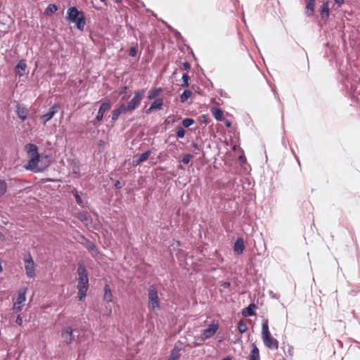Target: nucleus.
I'll return each mask as SVG.
<instances>
[{
  "label": "nucleus",
  "instance_id": "cd10ccee",
  "mask_svg": "<svg viewBox=\"0 0 360 360\" xmlns=\"http://www.w3.org/2000/svg\"><path fill=\"white\" fill-rule=\"evenodd\" d=\"M160 91H161L160 88H155V89H152L151 91H150V92L148 95V98L149 100H152V99L155 98Z\"/></svg>",
  "mask_w": 360,
  "mask_h": 360
},
{
  "label": "nucleus",
  "instance_id": "f3484780",
  "mask_svg": "<svg viewBox=\"0 0 360 360\" xmlns=\"http://www.w3.org/2000/svg\"><path fill=\"white\" fill-rule=\"evenodd\" d=\"M77 272L78 274L77 278H89L87 270L83 263H79Z\"/></svg>",
  "mask_w": 360,
  "mask_h": 360
},
{
  "label": "nucleus",
  "instance_id": "2eb2a0df",
  "mask_svg": "<svg viewBox=\"0 0 360 360\" xmlns=\"http://www.w3.org/2000/svg\"><path fill=\"white\" fill-rule=\"evenodd\" d=\"M245 250L244 241L242 238H238L234 243L233 251L238 255H240Z\"/></svg>",
  "mask_w": 360,
  "mask_h": 360
},
{
  "label": "nucleus",
  "instance_id": "4c0bfd02",
  "mask_svg": "<svg viewBox=\"0 0 360 360\" xmlns=\"http://www.w3.org/2000/svg\"><path fill=\"white\" fill-rule=\"evenodd\" d=\"M192 147L193 148V151L195 154H198L199 152L201 151V147L198 146V144L195 142H193L191 144Z\"/></svg>",
  "mask_w": 360,
  "mask_h": 360
},
{
  "label": "nucleus",
  "instance_id": "49530a36",
  "mask_svg": "<svg viewBox=\"0 0 360 360\" xmlns=\"http://www.w3.org/2000/svg\"><path fill=\"white\" fill-rule=\"evenodd\" d=\"M88 249L90 250H92V251H96V245L92 244L91 245H89L88 247Z\"/></svg>",
  "mask_w": 360,
  "mask_h": 360
},
{
  "label": "nucleus",
  "instance_id": "6e6552de",
  "mask_svg": "<svg viewBox=\"0 0 360 360\" xmlns=\"http://www.w3.org/2000/svg\"><path fill=\"white\" fill-rule=\"evenodd\" d=\"M111 108V103L110 101L103 102L98 111L97 115L93 121V124L97 126L99 122L103 120V115L105 112L108 111Z\"/></svg>",
  "mask_w": 360,
  "mask_h": 360
},
{
  "label": "nucleus",
  "instance_id": "79ce46f5",
  "mask_svg": "<svg viewBox=\"0 0 360 360\" xmlns=\"http://www.w3.org/2000/svg\"><path fill=\"white\" fill-rule=\"evenodd\" d=\"M191 68V65L188 62L186 61L183 63V68L185 70H188Z\"/></svg>",
  "mask_w": 360,
  "mask_h": 360
},
{
  "label": "nucleus",
  "instance_id": "58836bf2",
  "mask_svg": "<svg viewBox=\"0 0 360 360\" xmlns=\"http://www.w3.org/2000/svg\"><path fill=\"white\" fill-rule=\"evenodd\" d=\"M22 304H18L17 302H15L13 306V310L14 312H19L22 309Z\"/></svg>",
  "mask_w": 360,
  "mask_h": 360
},
{
  "label": "nucleus",
  "instance_id": "0eeeda50",
  "mask_svg": "<svg viewBox=\"0 0 360 360\" xmlns=\"http://www.w3.org/2000/svg\"><path fill=\"white\" fill-rule=\"evenodd\" d=\"M89 288V278H77V289L78 290L77 297L79 300H83L86 296Z\"/></svg>",
  "mask_w": 360,
  "mask_h": 360
},
{
  "label": "nucleus",
  "instance_id": "603ef678",
  "mask_svg": "<svg viewBox=\"0 0 360 360\" xmlns=\"http://www.w3.org/2000/svg\"><path fill=\"white\" fill-rule=\"evenodd\" d=\"M126 98H126L125 96H123V97L122 98V100H125Z\"/></svg>",
  "mask_w": 360,
  "mask_h": 360
},
{
  "label": "nucleus",
  "instance_id": "5701e85b",
  "mask_svg": "<svg viewBox=\"0 0 360 360\" xmlns=\"http://www.w3.org/2000/svg\"><path fill=\"white\" fill-rule=\"evenodd\" d=\"M256 308L255 304H250L248 307L245 308L242 311V315L244 316H252L255 315L254 309Z\"/></svg>",
  "mask_w": 360,
  "mask_h": 360
},
{
  "label": "nucleus",
  "instance_id": "4468645a",
  "mask_svg": "<svg viewBox=\"0 0 360 360\" xmlns=\"http://www.w3.org/2000/svg\"><path fill=\"white\" fill-rule=\"evenodd\" d=\"M163 105V99L162 98H157L155 99L150 106L148 109L146 110L147 114L151 113L155 110H161Z\"/></svg>",
  "mask_w": 360,
  "mask_h": 360
},
{
  "label": "nucleus",
  "instance_id": "e433bc0d",
  "mask_svg": "<svg viewBox=\"0 0 360 360\" xmlns=\"http://www.w3.org/2000/svg\"><path fill=\"white\" fill-rule=\"evenodd\" d=\"M122 113L120 112V111L118 110V108H116L113 111H112V120L113 121H116L118 120L120 115H121Z\"/></svg>",
  "mask_w": 360,
  "mask_h": 360
},
{
  "label": "nucleus",
  "instance_id": "473e14b6",
  "mask_svg": "<svg viewBox=\"0 0 360 360\" xmlns=\"http://www.w3.org/2000/svg\"><path fill=\"white\" fill-rule=\"evenodd\" d=\"M6 190L7 184L3 180H0V197L6 193Z\"/></svg>",
  "mask_w": 360,
  "mask_h": 360
},
{
  "label": "nucleus",
  "instance_id": "de8ad7c7",
  "mask_svg": "<svg viewBox=\"0 0 360 360\" xmlns=\"http://www.w3.org/2000/svg\"><path fill=\"white\" fill-rule=\"evenodd\" d=\"M225 125L226 126V127L230 128L231 127V122L229 120H226L225 122Z\"/></svg>",
  "mask_w": 360,
  "mask_h": 360
},
{
  "label": "nucleus",
  "instance_id": "9b49d317",
  "mask_svg": "<svg viewBox=\"0 0 360 360\" xmlns=\"http://www.w3.org/2000/svg\"><path fill=\"white\" fill-rule=\"evenodd\" d=\"M75 330H73L71 327H65V328L63 329L62 330V333H61V336L64 340V342L67 344V345H70L74 340H75V336L74 335V332Z\"/></svg>",
  "mask_w": 360,
  "mask_h": 360
},
{
  "label": "nucleus",
  "instance_id": "aec40b11",
  "mask_svg": "<svg viewBox=\"0 0 360 360\" xmlns=\"http://www.w3.org/2000/svg\"><path fill=\"white\" fill-rule=\"evenodd\" d=\"M151 153V150H147L139 155L135 156L136 160H134V162H136V165H139L145 162L148 158Z\"/></svg>",
  "mask_w": 360,
  "mask_h": 360
},
{
  "label": "nucleus",
  "instance_id": "c85d7f7f",
  "mask_svg": "<svg viewBox=\"0 0 360 360\" xmlns=\"http://www.w3.org/2000/svg\"><path fill=\"white\" fill-rule=\"evenodd\" d=\"M58 10V7L54 4H50L45 10L46 14L53 13Z\"/></svg>",
  "mask_w": 360,
  "mask_h": 360
},
{
  "label": "nucleus",
  "instance_id": "423d86ee",
  "mask_svg": "<svg viewBox=\"0 0 360 360\" xmlns=\"http://www.w3.org/2000/svg\"><path fill=\"white\" fill-rule=\"evenodd\" d=\"M146 93L145 89H139L134 92V97L128 102V110L129 111H134L138 105L140 104L142 98H143Z\"/></svg>",
  "mask_w": 360,
  "mask_h": 360
},
{
  "label": "nucleus",
  "instance_id": "a211bd4d",
  "mask_svg": "<svg viewBox=\"0 0 360 360\" xmlns=\"http://www.w3.org/2000/svg\"><path fill=\"white\" fill-rule=\"evenodd\" d=\"M112 297L113 295L110 285L108 284H105L104 286V301L107 303L111 302L112 301Z\"/></svg>",
  "mask_w": 360,
  "mask_h": 360
},
{
  "label": "nucleus",
  "instance_id": "37998d69",
  "mask_svg": "<svg viewBox=\"0 0 360 360\" xmlns=\"http://www.w3.org/2000/svg\"><path fill=\"white\" fill-rule=\"evenodd\" d=\"M115 187L117 189H120L122 187V184L119 180H117L115 183Z\"/></svg>",
  "mask_w": 360,
  "mask_h": 360
},
{
  "label": "nucleus",
  "instance_id": "c756f323",
  "mask_svg": "<svg viewBox=\"0 0 360 360\" xmlns=\"http://www.w3.org/2000/svg\"><path fill=\"white\" fill-rule=\"evenodd\" d=\"M72 194L73 195L75 196V200H76V202L77 203L81 206V207H84V205H83V201H82V198L80 197V195H79L78 192L75 190L72 191Z\"/></svg>",
  "mask_w": 360,
  "mask_h": 360
},
{
  "label": "nucleus",
  "instance_id": "4be33fe9",
  "mask_svg": "<svg viewBox=\"0 0 360 360\" xmlns=\"http://www.w3.org/2000/svg\"><path fill=\"white\" fill-rule=\"evenodd\" d=\"M321 17L322 19H328L329 17V3L326 1L321 6Z\"/></svg>",
  "mask_w": 360,
  "mask_h": 360
},
{
  "label": "nucleus",
  "instance_id": "f704fd0d",
  "mask_svg": "<svg viewBox=\"0 0 360 360\" xmlns=\"http://www.w3.org/2000/svg\"><path fill=\"white\" fill-rule=\"evenodd\" d=\"M194 123V120L192 118H186L182 121V124L184 127L188 128Z\"/></svg>",
  "mask_w": 360,
  "mask_h": 360
},
{
  "label": "nucleus",
  "instance_id": "ddd939ff",
  "mask_svg": "<svg viewBox=\"0 0 360 360\" xmlns=\"http://www.w3.org/2000/svg\"><path fill=\"white\" fill-rule=\"evenodd\" d=\"M27 108L23 104H18L16 107V113L18 117L25 121L27 117Z\"/></svg>",
  "mask_w": 360,
  "mask_h": 360
},
{
  "label": "nucleus",
  "instance_id": "a18cd8bd",
  "mask_svg": "<svg viewBox=\"0 0 360 360\" xmlns=\"http://www.w3.org/2000/svg\"><path fill=\"white\" fill-rule=\"evenodd\" d=\"M127 86H124L120 91V95L125 94L127 93Z\"/></svg>",
  "mask_w": 360,
  "mask_h": 360
},
{
  "label": "nucleus",
  "instance_id": "09e8293b",
  "mask_svg": "<svg viewBox=\"0 0 360 360\" xmlns=\"http://www.w3.org/2000/svg\"><path fill=\"white\" fill-rule=\"evenodd\" d=\"M337 4L341 6L344 4V0H334Z\"/></svg>",
  "mask_w": 360,
  "mask_h": 360
},
{
  "label": "nucleus",
  "instance_id": "f8f14e48",
  "mask_svg": "<svg viewBox=\"0 0 360 360\" xmlns=\"http://www.w3.org/2000/svg\"><path fill=\"white\" fill-rule=\"evenodd\" d=\"M27 64L24 59L20 60L15 66V71L20 77L26 74Z\"/></svg>",
  "mask_w": 360,
  "mask_h": 360
},
{
  "label": "nucleus",
  "instance_id": "864d4df0",
  "mask_svg": "<svg viewBox=\"0 0 360 360\" xmlns=\"http://www.w3.org/2000/svg\"><path fill=\"white\" fill-rule=\"evenodd\" d=\"M101 1H103V2H105V0H101Z\"/></svg>",
  "mask_w": 360,
  "mask_h": 360
},
{
  "label": "nucleus",
  "instance_id": "9d476101",
  "mask_svg": "<svg viewBox=\"0 0 360 360\" xmlns=\"http://www.w3.org/2000/svg\"><path fill=\"white\" fill-rule=\"evenodd\" d=\"M60 110V105L59 104H54L53 106H51L48 112L44 115H42L40 117V120L43 123L44 125H46V122L51 120L54 115L58 113V112Z\"/></svg>",
  "mask_w": 360,
  "mask_h": 360
},
{
  "label": "nucleus",
  "instance_id": "ea45409f",
  "mask_svg": "<svg viewBox=\"0 0 360 360\" xmlns=\"http://www.w3.org/2000/svg\"><path fill=\"white\" fill-rule=\"evenodd\" d=\"M137 54V51L135 47H131L129 49V55L131 57H135Z\"/></svg>",
  "mask_w": 360,
  "mask_h": 360
},
{
  "label": "nucleus",
  "instance_id": "bb28decb",
  "mask_svg": "<svg viewBox=\"0 0 360 360\" xmlns=\"http://www.w3.org/2000/svg\"><path fill=\"white\" fill-rule=\"evenodd\" d=\"M238 329L241 334L244 333L248 330L247 324L243 320H240L238 323Z\"/></svg>",
  "mask_w": 360,
  "mask_h": 360
},
{
  "label": "nucleus",
  "instance_id": "72a5a7b5",
  "mask_svg": "<svg viewBox=\"0 0 360 360\" xmlns=\"http://www.w3.org/2000/svg\"><path fill=\"white\" fill-rule=\"evenodd\" d=\"M182 80H183V82L181 84V86L183 87L188 86L189 76H188V73L183 74Z\"/></svg>",
  "mask_w": 360,
  "mask_h": 360
},
{
  "label": "nucleus",
  "instance_id": "6ab92c4d",
  "mask_svg": "<svg viewBox=\"0 0 360 360\" xmlns=\"http://www.w3.org/2000/svg\"><path fill=\"white\" fill-rule=\"evenodd\" d=\"M314 8H315V1L314 0H308L307 2L305 14L309 17L312 16L314 14Z\"/></svg>",
  "mask_w": 360,
  "mask_h": 360
},
{
  "label": "nucleus",
  "instance_id": "f03ea898",
  "mask_svg": "<svg viewBox=\"0 0 360 360\" xmlns=\"http://www.w3.org/2000/svg\"><path fill=\"white\" fill-rule=\"evenodd\" d=\"M67 20L75 24L79 31H83L86 25V18L82 11H79L76 7H70L67 11Z\"/></svg>",
  "mask_w": 360,
  "mask_h": 360
},
{
  "label": "nucleus",
  "instance_id": "c9c22d12",
  "mask_svg": "<svg viewBox=\"0 0 360 360\" xmlns=\"http://www.w3.org/2000/svg\"><path fill=\"white\" fill-rule=\"evenodd\" d=\"M193 156L191 154L184 155L181 160L184 164L188 165Z\"/></svg>",
  "mask_w": 360,
  "mask_h": 360
},
{
  "label": "nucleus",
  "instance_id": "2f4dec72",
  "mask_svg": "<svg viewBox=\"0 0 360 360\" xmlns=\"http://www.w3.org/2000/svg\"><path fill=\"white\" fill-rule=\"evenodd\" d=\"M127 108H128V104L126 105L125 103H122L117 108L122 114L131 113L132 111H129Z\"/></svg>",
  "mask_w": 360,
  "mask_h": 360
},
{
  "label": "nucleus",
  "instance_id": "b1692460",
  "mask_svg": "<svg viewBox=\"0 0 360 360\" xmlns=\"http://www.w3.org/2000/svg\"><path fill=\"white\" fill-rule=\"evenodd\" d=\"M211 112L217 120L221 121L222 120L223 112L219 108L213 107L211 109Z\"/></svg>",
  "mask_w": 360,
  "mask_h": 360
},
{
  "label": "nucleus",
  "instance_id": "7ed1b4c3",
  "mask_svg": "<svg viewBox=\"0 0 360 360\" xmlns=\"http://www.w3.org/2000/svg\"><path fill=\"white\" fill-rule=\"evenodd\" d=\"M262 338L265 347L270 349H277L278 348V341L273 338L269 330V322L265 319L262 325Z\"/></svg>",
  "mask_w": 360,
  "mask_h": 360
},
{
  "label": "nucleus",
  "instance_id": "412c9836",
  "mask_svg": "<svg viewBox=\"0 0 360 360\" xmlns=\"http://www.w3.org/2000/svg\"><path fill=\"white\" fill-rule=\"evenodd\" d=\"M27 290V288H22L20 290V291L18 292L17 300L15 302L23 305L24 302L26 300Z\"/></svg>",
  "mask_w": 360,
  "mask_h": 360
},
{
  "label": "nucleus",
  "instance_id": "1a4fd4ad",
  "mask_svg": "<svg viewBox=\"0 0 360 360\" xmlns=\"http://www.w3.org/2000/svg\"><path fill=\"white\" fill-rule=\"evenodd\" d=\"M219 323L217 322H212L209 325L208 328L203 330L201 333V340L205 341L207 339L212 338L218 330Z\"/></svg>",
  "mask_w": 360,
  "mask_h": 360
},
{
  "label": "nucleus",
  "instance_id": "8fccbe9b",
  "mask_svg": "<svg viewBox=\"0 0 360 360\" xmlns=\"http://www.w3.org/2000/svg\"><path fill=\"white\" fill-rule=\"evenodd\" d=\"M104 145V141L102 140L99 141V146H103Z\"/></svg>",
  "mask_w": 360,
  "mask_h": 360
},
{
  "label": "nucleus",
  "instance_id": "20e7f679",
  "mask_svg": "<svg viewBox=\"0 0 360 360\" xmlns=\"http://www.w3.org/2000/svg\"><path fill=\"white\" fill-rule=\"evenodd\" d=\"M148 306L152 310L160 309V299L157 286L151 285L148 287Z\"/></svg>",
  "mask_w": 360,
  "mask_h": 360
},
{
  "label": "nucleus",
  "instance_id": "7c9ffc66",
  "mask_svg": "<svg viewBox=\"0 0 360 360\" xmlns=\"http://www.w3.org/2000/svg\"><path fill=\"white\" fill-rule=\"evenodd\" d=\"M185 130L181 126H178L176 127V138L181 139L185 136Z\"/></svg>",
  "mask_w": 360,
  "mask_h": 360
},
{
  "label": "nucleus",
  "instance_id": "39448f33",
  "mask_svg": "<svg viewBox=\"0 0 360 360\" xmlns=\"http://www.w3.org/2000/svg\"><path fill=\"white\" fill-rule=\"evenodd\" d=\"M24 263H25V269L26 271V275L27 277L32 278H34L36 275L35 274V263L30 255V253H27L24 257Z\"/></svg>",
  "mask_w": 360,
  "mask_h": 360
},
{
  "label": "nucleus",
  "instance_id": "a19ab883",
  "mask_svg": "<svg viewBox=\"0 0 360 360\" xmlns=\"http://www.w3.org/2000/svg\"><path fill=\"white\" fill-rule=\"evenodd\" d=\"M15 323L18 325V326H21L22 323V319L20 316V315H18L17 318H16V320H15Z\"/></svg>",
  "mask_w": 360,
  "mask_h": 360
},
{
  "label": "nucleus",
  "instance_id": "c03bdc74",
  "mask_svg": "<svg viewBox=\"0 0 360 360\" xmlns=\"http://www.w3.org/2000/svg\"><path fill=\"white\" fill-rule=\"evenodd\" d=\"M231 285V283L229 281H225L221 283V286L224 288H228Z\"/></svg>",
  "mask_w": 360,
  "mask_h": 360
},
{
  "label": "nucleus",
  "instance_id": "3c124183",
  "mask_svg": "<svg viewBox=\"0 0 360 360\" xmlns=\"http://www.w3.org/2000/svg\"><path fill=\"white\" fill-rule=\"evenodd\" d=\"M221 360H231V359L229 356L225 357Z\"/></svg>",
  "mask_w": 360,
  "mask_h": 360
},
{
  "label": "nucleus",
  "instance_id": "f257e3e1",
  "mask_svg": "<svg viewBox=\"0 0 360 360\" xmlns=\"http://www.w3.org/2000/svg\"><path fill=\"white\" fill-rule=\"evenodd\" d=\"M25 150L30 158L25 168L34 173L43 172L45 167H41L39 165L41 157L39 154L37 146L34 143H27L25 146Z\"/></svg>",
  "mask_w": 360,
  "mask_h": 360
},
{
  "label": "nucleus",
  "instance_id": "393cba45",
  "mask_svg": "<svg viewBox=\"0 0 360 360\" xmlns=\"http://www.w3.org/2000/svg\"><path fill=\"white\" fill-rule=\"evenodd\" d=\"M180 349L174 347L172 351L169 356L168 360H179L180 357Z\"/></svg>",
  "mask_w": 360,
  "mask_h": 360
},
{
  "label": "nucleus",
  "instance_id": "dca6fc26",
  "mask_svg": "<svg viewBox=\"0 0 360 360\" xmlns=\"http://www.w3.org/2000/svg\"><path fill=\"white\" fill-rule=\"evenodd\" d=\"M248 360H260L259 351L255 343L252 344V349Z\"/></svg>",
  "mask_w": 360,
  "mask_h": 360
},
{
  "label": "nucleus",
  "instance_id": "a878e982",
  "mask_svg": "<svg viewBox=\"0 0 360 360\" xmlns=\"http://www.w3.org/2000/svg\"><path fill=\"white\" fill-rule=\"evenodd\" d=\"M192 96V91L189 89H186L180 96L181 102H186Z\"/></svg>",
  "mask_w": 360,
  "mask_h": 360
}]
</instances>
